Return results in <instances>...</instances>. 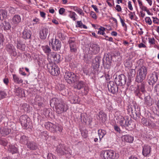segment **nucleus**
<instances>
[{"instance_id":"obj_9","label":"nucleus","mask_w":159,"mask_h":159,"mask_svg":"<svg viewBox=\"0 0 159 159\" xmlns=\"http://www.w3.org/2000/svg\"><path fill=\"white\" fill-rule=\"evenodd\" d=\"M20 121L23 128H26L29 125L30 119L27 115H22L20 116Z\"/></svg>"},{"instance_id":"obj_18","label":"nucleus","mask_w":159,"mask_h":159,"mask_svg":"<svg viewBox=\"0 0 159 159\" xmlns=\"http://www.w3.org/2000/svg\"><path fill=\"white\" fill-rule=\"evenodd\" d=\"M57 151L58 154L61 155H64L68 153L64 148V146L62 144H60L57 146Z\"/></svg>"},{"instance_id":"obj_38","label":"nucleus","mask_w":159,"mask_h":159,"mask_svg":"<svg viewBox=\"0 0 159 159\" xmlns=\"http://www.w3.org/2000/svg\"><path fill=\"white\" fill-rule=\"evenodd\" d=\"M135 74V71L134 69H131L129 71L128 75L129 79H131L134 76Z\"/></svg>"},{"instance_id":"obj_47","label":"nucleus","mask_w":159,"mask_h":159,"mask_svg":"<svg viewBox=\"0 0 159 159\" xmlns=\"http://www.w3.org/2000/svg\"><path fill=\"white\" fill-rule=\"evenodd\" d=\"M8 143L7 140L5 139H0V144L6 146Z\"/></svg>"},{"instance_id":"obj_61","label":"nucleus","mask_w":159,"mask_h":159,"mask_svg":"<svg viewBox=\"0 0 159 159\" xmlns=\"http://www.w3.org/2000/svg\"><path fill=\"white\" fill-rule=\"evenodd\" d=\"M33 21L34 22L33 24L34 25L39 23L40 20L39 18L35 17V18H34Z\"/></svg>"},{"instance_id":"obj_64","label":"nucleus","mask_w":159,"mask_h":159,"mask_svg":"<svg viewBox=\"0 0 159 159\" xmlns=\"http://www.w3.org/2000/svg\"><path fill=\"white\" fill-rule=\"evenodd\" d=\"M128 7L129 8V9L131 10L132 11L133 10V7H132V4H131V2L130 1H129L128 3Z\"/></svg>"},{"instance_id":"obj_7","label":"nucleus","mask_w":159,"mask_h":159,"mask_svg":"<svg viewBox=\"0 0 159 159\" xmlns=\"http://www.w3.org/2000/svg\"><path fill=\"white\" fill-rule=\"evenodd\" d=\"M56 106L57 111L58 114H61L65 111H66L68 109L67 105L65 104L64 101L62 100Z\"/></svg>"},{"instance_id":"obj_15","label":"nucleus","mask_w":159,"mask_h":159,"mask_svg":"<svg viewBox=\"0 0 159 159\" xmlns=\"http://www.w3.org/2000/svg\"><path fill=\"white\" fill-rule=\"evenodd\" d=\"M48 30L46 27L42 28L39 32V37L41 39H45L48 34Z\"/></svg>"},{"instance_id":"obj_16","label":"nucleus","mask_w":159,"mask_h":159,"mask_svg":"<svg viewBox=\"0 0 159 159\" xmlns=\"http://www.w3.org/2000/svg\"><path fill=\"white\" fill-rule=\"evenodd\" d=\"M151 152V148L150 146L144 145L143 146L142 154L145 157H148Z\"/></svg>"},{"instance_id":"obj_36","label":"nucleus","mask_w":159,"mask_h":159,"mask_svg":"<svg viewBox=\"0 0 159 159\" xmlns=\"http://www.w3.org/2000/svg\"><path fill=\"white\" fill-rule=\"evenodd\" d=\"M140 8L142 11H146L148 9L147 7L144 5L142 1L140 0H137Z\"/></svg>"},{"instance_id":"obj_59","label":"nucleus","mask_w":159,"mask_h":159,"mask_svg":"<svg viewBox=\"0 0 159 159\" xmlns=\"http://www.w3.org/2000/svg\"><path fill=\"white\" fill-rule=\"evenodd\" d=\"M153 19V22L156 24H159V19L156 17H152Z\"/></svg>"},{"instance_id":"obj_29","label":"nucleus","mask_w":159,"mask_h":159,"mask_svg":"<svg viewBox=\"0 0 159 159\" xmlns=\"http://www.w3.org/2000/svg\"><path fill=\"white\" fill-rule=\"evenodd\" d=\"M7 17V12L4 10H0V20L5 19Z\"/></svg>"},{"instance_id":"obj_25","label":"nucleus","mask_w":159,"mask_h":159,"mask_svg":"<svg viewBox=\"0 0 159 159\" xmlns=\"http://www.w3.org/2000/svg\"><path fill=\"white\" fill-rule=\"evenodd\" d=\"M98 116L100 120L102 123L105 122L106 120L107 115L102 111L99 112Z\"/></svg>"},{"instance_id":"obj_54","label":"nucleus","mask_w":159,"mask_h":159,"mask_svg":"<svg viewBox=\"0 0 159 159\" xmlns=\"http://www.w3.org/2000/svg\"><path fill=\"white\" fill-rule=\"evenodd\" d=\"M117 16L119 17L120 21L121 22V24L122 25L123 27H124L126 25V24L125 23L124 20L122 19L120 15L119 14H117Z\"/></svg>"},{"instance_id":"obj_19","label":"nucleus","mask_w":159,"mask_h":159,"mask_svg":"<svg viewBox=\"0 0 159 159\" xmlns=\"http://www.w3.org/2000/svg\"><path fill=\"white\" fill-rule=\"evenodd\" d=\"M107 87L109 91L113 94L116 93L118 90L117 87L113 83H109L107 85Z\"/></svg>"},{"instance_id":"obj_50","label":"nucleus","mask_w":159,"mask_h":159,"mask_svg":"<svg viewBox=\"0 0 159 159\" xmlns=\"http://www.w3.org/2000/svg\"><path fill=\"white\" fill-rule=\"evenodd\" d=\"M148 120H149V119L143 117L141 120V123L144 125L147 126Z\"/></svg>"},{"instance_id":"obj_34","label":"nucleus","mask_w":159,"mask_h":159,"mask_svg":"<svg viewBox=\"0 0 159 159\" xmlns=\"http://www.w3.org/2000/svg\"><path fill=\"white\" fill-rule=\"evenodd\" d=\"M27 145L28 148L31 150H35L37 148L36 144L33 142H29L27 143Z\"/></svg>"},{"instance_id":"obj_60","label":"nucleus","mask_w":159,"mask_h":159,"mask_svg":"<svg viewBox=\"0 0 159 159\" xmlns=\"http://www.w3.org/2000/svg\"><path fill=\"white\" fill-rule=\"evenodd\" d=\"M81 133L83 137L84 138H86L87 137L88 133L86 131H82Z\"/></svg>"},{"instance_id":"obj_1","label":"nucleus","mask_w":159,"mask_h":159,"mask_svg":"<svg viewBox=\"0 0 159 159\" xmlns=\"http://www.w3.org/2000/svg\"><path fill=\"white\" fill-rule=\"evenodd\" d=\"M100 157L102 159H118V153L112 150H107L101 152Z\"/></svg>"},{"instance_id":"obj_44","label":"nucleus","mask_w":159,"mask_h":159,"mask_svg":"<svg viewBox=\"0 0 159 159\" xmlns=\"http://www.w3.org/2000/svg\"><path fill=\"white\" fill-rule=\"evenodd\" d=\"M147 126L150 128H153L155 127L156 124L154 122L149 119Z\"/></svg>"},{"instance_id":"obj_6","label":"nucleus","mask_w":159,"mask_h":159,"mask_svg":"<svg viewBox=\"0 0 159 159\" xmlns=\"http://www.w3.org/2000/svg\"><path fill=\"white\" fill-rule=\"evenodd\" d=\"M49 72L53 75H57L60 73L59 68L55 64H50L48 66Z\"/></svg>"},{"instance_id":"obj_24","label":"nucleus","mask_w":159,"mask_h":159,"mask_svg":"<svg viewBox=\"0 0 159 159\" xmlns=\"http://www.w3.org/2000/svg\"><path fill=\"white\" fill-rule=\"evenodd\" d=\"M21 21V18L20 16L15 15L12 17V23L15 25L18 24Z\"/></svg>"},{"instance_id":"obj_22","label":"nucleus","mask_w":159,"mask_h":159,"mask_svg":"<svg viewBox=\"0 0 159 159\" xmlns=\"http://www.w3.org/2000/svg\"><path fill=\"white\" fill-rule=\"evenodd\" d=\"M122 139L125 142L132 143L134 140V137L129 135H126L122 136Z\"/></svg>"},{"instance_id":"obj_40","label":"nucleus","mask_w":159,"mask_h":159,"mask_svg":"<svg viewBox=\"0 0 159 159\" xmlns=\"http://www.w3.org/2000/svg\"><path fill=\"white\" fill-rule=\"evenodd\" d=\"M98 34L100 35H105V31L106 28L103 27H101L100 28H98Z\"/></svg>"},{"instance_id":"obj_17","label":"nucleus","mask_w":159,"mask_h":159,"mask_svg":"<svg viewBox=\"0 0 159 159\" xmlns=\"http://www.w3.org/2000/svg\"><path fill=\"white\" fill-rule=\"evenodd\" d=\"M89 52L93 54L98 53L100 50V47L96 44H92L89 48Z\"/></svg>"},{"instance_id":"obj_20","label":"nucleus","mask_w":159,"mask_h":159,"mask_svg":"<svg viewBox=\"0 0 159 159\" xmlns=\"http://www.w3.org/2000/svg\"><path fill=\"white\" fill-rule=\"evenodd\" d=\"M32 33L30 30L25 29L23 31L22 37L25 39H27L30 38Z\"/></svg>"},{"instance_id":"obj_41","label":"nucleus","mask_w":159,"mask_h":159,"mask_svg":"<svg viewBox=\"0 0 159 159\" xmlns=\"http://www.w3.org/2000/svg\"><path fill=\"white\" fill-rule=\"evenodd\" d=\"M25 45L24 44H23L21 43L18 42L17 43V48L21 50H24L25 49Z\"/></svg>"},{"instance_id":"obj_27","label":"nucleus","mask_w":159,"mask_h":159,"mask_svg":"<svg viewBox=\"0 0 159 159\" xmlns=\"http://www.w3.org/2000/svg\"><path fill=\"white\" fill-rule=\"evenodd\" d=\"M42 48L44 52L47 54L48 58H49L51 54L50 52L51 51L49 46L48 45L42 46Z\"/></svg>"},{"instance_id":"obj_62","label":"nucleus","mask_w":159,"mask_h":159,"mask_svg":"<svg viewBox=\"0 0 159 159\" xmlns=\"http://www.w3.org/2000/svg\"><path fill=\"white\" fill-rule=\"evenodd\" d=\"M65 11V9L64 8H61L59 10V13L61 15H63Z\"/></svg>"},{"instance_id":"obj_2","label":"nucleus","mask_w":159,"mask_h":159,"mask_svg":"<svg viewBox=\"0 0 159 159\" xmlns=\"http://www.w3.org/2000/svg\"><path fill=\"white\" fill-rule=\"evenodd\" d=\"M45 128L53 133H61L63 130L62 127L58 124H54L50 122H47L45 125Z\"/></svg>"},{"instance_id":"obj_45","label":"nucleus","mask_w":159,"mask_h":159,"mask_svg":"<svg viewBox=\"0 0 159 159\" xmlns=\"http://www.w3.org/2000/svg\"><path fill=\"white\" fill-rule=\"evenodd\" d=\"M84 86V82L82 81H79L77 84L76 88L78 89H80Z\"/></svg>"},{"instance_id":"obj_35","label":"nucleus","mask_w":159,"mask_h":159,"mask_svg":"<svg viewBox=\"0 0 159 159\" xmlns=\"http://www.w3.org/2000/svg\"><path fill=\"white\" fill-rule=\"evenodd\" d=\"M76 27L85 29H87V27L86 25L83 24L81 21H76Z\"/></svg>"},{"instance_id":"obj_43","label":"nucleus","mask_w":159,"mask_h":159,"mask_svg":"<svg viewBox=\"0 0 159 159\" xmlns=\"http://www.w3.org/2000/svg\"><path fill=\"white\" fill-rule=\"evenodd\" d=\"M47 159H58L57 157L52 153H48L47 156Z\"/></svg>"},{"instance_id":"obj_21","label":"nucleus","mask_w":159,"mask_h":159,"mask_svg":"<svg viewBox=\"0 0 159 159\" xmlns=\"http://www.w3.org/2000/svg\"><path fill=\"white\" fill-rule=\"evenodd\" d=\"M144 85L143 83H141L140 85H139L137 86V89H136L135 93L137 96L140 95V92L144 93L145 91Z\"/></svg>"},{"instance_id":"obj_26","label":"nucleus","mask_w":159,"mask_h":159,"mask_svg":"<svg viewBox=\"0 0 159 159\" xmlns=\"http://www.w3.org/2000/svg\"><path fill=\"white\" fill-rule=\"evenodd\" d=\"M144 104L148 107H150L152 104V99L150 96H147L145 98Z\"/></svg>"},{"instance_id":"obj_12","label":"nucleus","mask_w":159,"mask_h":159,"mask_svg":"<svg viewBox=\"0 0 159 159\" xmlns=\"http://www.w3.org/2000/svg\"><path fill=\"white\" fill-rule=\"evenodd\" d=\"M6 51L9 53L13 56L15 57L17 55V53L16 51V49L14 47L10 44H8L6 45Z\"/></svg>"},{"instance_id":"obj_23","label":"nucleus","mask_w":159,"mask_h":159,"mask_svg":"<svg viewBox=\"0 0 159 159\" xmlns=\"http://www.w3.org/2000/svg\"><path fill=\"white\" fill-rule=\"evenodd\" d=\"M11 130L7 127L2 128L0 129V134L2 136H6L11 132Z\"/></svg>"},{"instance_id":"obj_13","label":"nucleus","mask_w":159,"mask_h":159,"mask_svg":"<svg viewBox=\"0 0 159 159\" xmlns=\"http://www.w3.org/2000/svg\"><path fill=\"white\" fill-rule=\"evenodd\" d=\"M48 59L52 60H53L56 63H59L61 60L60 55L54 52L51 53L49 58Z\"/></svg>"},{"instance_id":"obj_42","label":"nucleus","mask_w":159,"mask_h":159,"mask_svg":"<svg viewBox=\"0 0 159 159\" xmlns=\"http://www.w3.org/2000/svg\"><path fill=\"white\" fill-rule=\"evenodd\" d=\"M70 51L72 52H76L77 49L75 44H71L70 45Z\"/></svg>"},{"instance_id":"obj_52","label":"nucleus","mask_w":159,"mask_h":159,"mask_svg":"<svg viewBox=\"0 0 159 159\" xmlns=\"http://www.w3.org/2000/svg\"><path fill=\"white\" fill-rule=\"evenodd\" d=\"M92 18L94 20H96L97 18V16L96 13L93 11H91L89 14Z\"/></svg>"},{"instance_id":"obj_32","label":"nucleus","mask_w":159,"mask_h":159,"mask_svg":"<svg viewBox=\"0 0 159 159\" xmlns=\"http://www.w3.org/2000/svg\"><path fill=\"white\" fill-rule=\"evenodd\" d=\"M70 102L72 103H79L80 102V99L77 96H74L70 98Z\"/></svg>"},{"instance_id":"obj_10","label":"nucleus","mask_w":159,"mask_h":159,"mask_svg":"<svg viewBox=\"0 0 159 159\" xmlns=\"http://www.w3.org/2000/svg\"><path fill=\"white\" fill-rule=\"evenodd\" d=\"M115 81L116 85L121 86L126 83V79L124 75L121 74L115 78Z\"/></svg>"},{"instance_id":"obj_49","label":"nucleus","mask_w":159,"mask_h":159,"mask_svg":"<svg viewBox=\"0 0 159 159\" xmlns=\"http://www.w3.org/2000/svg\"><path fill=\"white\" fill-rule=\"evenodd\" d=\"M83 71L84 74H85L87 75L90 76L92 73L91 70L90 69H84L83 70Z\"/></svg>"},{"instance_id":"obj_14","label":"nucleus","mask_w":159,"mask_h":159,"mask_svg":"<svg viewBox=\"0 0 159 159\" xmlns=\"http://www.w3.org/2000/svg\"><path fill=\"white\" fill-rule=\"evenodd\" d=\"M14 92L16 96L20 98L25 97V94L24 91L20 87L15 86L14 89Z\"/></svg>"},{"instance_id":"obj_46","label":"nucleus","mask_w":159,"mask_h":159,"mask_svg":"<svg viewBox=\"0 0 159 159\" xmlns=\"http://www.w3.org/2000/svg\"><path fill=\"white\" fill-rule=\"evenodd\" d=\"M28 138L25 136L23 135L21 136L20 140V142L21 143L25 144L27 142Z\"/></svg>"},{"instance_id":"obj_48","label":"nucleus","mask_w":159,"mask_h":159,"mask_svg":"<svg viewBox=\"0 0 159 159\" xmlns=\"http://www.w3.org/2000/svg\"><path fill=\"white\" fill-rule=\"evenodd\" d=\"M154 92L157 95L159 96V84H157L155 85Z\"/></svg>"},{"instance_id":"obj_8","label":"nucleus","mask_w":159,"mask_h":159,"mask_svg":"<svg viewBox=\"0 0 159 159\" xmlns=\"http://www.w3.org/2000/svg\"><path fill=\"white\" fill-rule=\"evenodd\" d=\"M118 123L123 128L129 126V117L126 116L125 117L120 116L119 118Z\"/></svg>"},{"instance_id":"obj_33","label":"nucleus","mask_w":159,"mask_h":159,"mask_svg":"<svg viewBox=\"0 0 159 159\" xmlns=\"http://www.w3.org/2000/svg\"><path fill=\"white\" fill-rule=\"evenodd\" d=\"M13 78L14 82L17 84H20L23 82V80L18 77L16 75H13Z\"/></svg>"},{"instance_id":"obj_57","label":"nucleus","mask_w":159,"mask_h":159,"mask_svg":"<svg viewBox=\"0 0 159 159\" xmlns=\"http://www.w3.org/2000/svg\"><path fill=\"white\" fill-rule=\"evenodd\" d=\"M75 38L74 37L70 38L69 40V43L70 45L71 44H75Z\"/></svg>"},{"instance_id":"obj_11","label":"nucleus","mask_w":159,"mask_h":159,"mask_svg":"<svg viewBox=\"0 0 159 159\" xmlns=\"http://www.w3.org/2000/svg\"><path fill=\"white\" fill-rule=\"evenodd\" d=\"M158 76L157 73L154 72L149 75L148 82L150 85L153 86L157 81Z\"/></svg>"},{"instance_id":"obj_51","label":"nucleus","mask_w":159,"mask_h":159,"mask_svg":"<svg viewBox=\"0 0 159 159\" xmlns=\"http://www.w3.org/2000/svg\"><path fill=\"white\" fill-rule=\"evenodd\" d=\"M148 41L149 43L151 44H155L156 40L154 37L149 38H148Z\"/></svg>"},{"instance_id":"obj_31","label":"nucleus","mask_w":159,"mask_h":159,"mask_svg":"<svg viewBox=\"0 0 159 159\" xmlns=\"http://www.w3.org/2000/svg\"><path fill=\"white\" fill-rule=\"evenodd\" d=\"M98 134L99 137V139L100 140H101L102 139L106 134L107 133L106 131L101 129H98Z\"/></svg>"},{"instance_id":"obj_4","label":"nucleus","mask_w":159,"mask_h":159,"mask_svg":"<svg viewBox=\"0 0 159 159\" xmlns=\"http://www.w3.org/2000/svg\"><path fill=\"white\" fill-rule=\"evenodd\" d=\"M64 78L66 81L69 84L75 82L76 80V76L74 73L66 71L64 75Z\"/></svg>"},{"instance_id":"obj_39","label":"nucleus","mask_w":159,"mask_h":159,"mask_svg":"<svg viewBox=\"0 0 159 159\" xmlns=\"http://www.w3.org/2000/svg\"><path fill=\"white\" fill-rule=\"evenodd\" d=\"M5 40L3 35L0 33V49H2L4 47L3 43Z\"/></svg>"},{"instance_id":"obj_63","label":"nucleus","mask_w":159,"mask_h":159,"mask_svg":"<svg viewBox=\"0 0 159 159\" xmlns=\"http://www.w3.org/2000/svg\"><path fill=\"white\" fill-rule=\"evenodd\" d=\"M77 12L80 15L84 16V13L83 12V10L80 8H79L78 11H77Z\"/></svg>"},{"instance_id":"obj_37","label":"nucleus","mask_w":159,"mask_h":159,"mask_svg":"<svg viewBox=\"0 0 159 159\" xmlns=\"http://www.w3.org/2000/svg\"><path fill=\"white\" fill-rule=\"evenodd\" d=\"M8 150L12 154L15 153L17 151V148L14 146L11 145H8Z\"/></svg>"},{"instance_id":"obj_30","label":"nucleus","mask_w":159,"mask_h":159,"mask_svg":"<svg viewBox=\"0 0 159 159\" xmlns=\"http://www.w3.org/2000/svg\"><path fill=\"white\" fill-rule=\"evenodd\" d=\"M69 14L68 16L73 21H75L76 20V17L77 15L76 13L74 11H68Z\"/></svg>"},{"instance_id":"obj_56","label":"nucleus","mask_w":159,"mask_h":159,"mask_svg":"<svg viewBox=\"0 0 159 159\" xmlns=\"http://www.w3.org/2000/svg\"><path fill=\"white\" fill-rule=\"evenodd\" d=\"M145 22L149 25H151L152 24V21L150 18L149 17H146L145 18Z\"/></svg>"},{"instance_id":"obj_58","label":"nucleus","mask_w":159,"mask_h":159,"mask_svg":"<svg viewBox=\"0 0 159 159\" xmlns=\"http://www.w3.org/2000/svg\"><path fill=\"white\" fill-rule=\"evenodd\" d=\"M125 67H130L131 66V63L129 60L127 61L125 63Z\"/></svg>"},{"instance_id":"obj_28","label":"nucleus","mask_w":159,"mask_h":159,"mask_svg":"<svg viewBox=\"0 0 159 159\" xmlns=\"http://www.w3.org/2000/svg\"><path fill=\"white\" fill-rule=\"evenodd\" d=\"M62 101L61 99L59 100L56 98H52L50 101V104L51 106H54L56 107V106H57L58 104L60 102V101Z\"/></svg>"},{"instance_id":"obj_53","label":"nucleus","mask_w":159,"mask_h":159,"mask_svg":"<svg viewBox=\"0 0 159 159\" xmlns=\"http://www.w3.org/2000/svg\"><path fill=\"white\" fill-rule=\"evenodd\" d=\"M7 96V94L4 91L0 90V100L5 98Z\"/></svg>"},{"instance_id":"obj_3","label":"nucleus","mask_w":159,"mask_h":159,"mask_svg":"<svg viewBox=\"0 0 159 159\" xmlns=\"http://www.w3.org/2000/svg\"><path fill=\"white\" fill-rule=\"evenodd\" d=\"M147 70L148 69L146 67H141L138 70V73L136 78V81L138 83L142 82L146 77Z\"/></svg>"},{"instance_id":"obj_55","label":"nucleus","mask_w":159,"mask_h":159,"mask_svg":"<svg viewBox=\"0 0 159 159\" xmlns=\"http://www.w3.org/2000/svg\"><path fill=\"white\" fill-rule=\"evenodd\" d=\"M129 13L128 14V15L129 16V18L131 20H133L134 19V16H135V13L134 12H131L130 11H129Z\"/></svg>"},{"instance_id":"obj_5","label":"nucleus","mask_w":159,"mask_h":159,"mask_svg":"<svg viewBox=\"0 0 159 159\" xmlns=\"http://www.w3.org/2000/svg\"><path fill=\"white\" fill-rule=\"evenodd\" d=\"M49 44L52 46V49L55 51L60 50L61 47V43L58 39L53 38L51 39L49 42Z\"/></svg>"}]
</instances>
